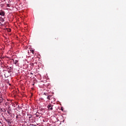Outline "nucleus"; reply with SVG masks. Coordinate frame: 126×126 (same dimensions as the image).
Wrapping results in <instances>:
<instances>
[{"mask_svg":"<svg viewBox=\"0 0 126 126\" xmlns=\"http://www.w3.org/2000/svg\"><path fill=\"white\" fill-rule=\"evenodd\" d=\"M29 118L31 119V118H32V116H31V115H29Z\"/></svg>","mask_w":126,"mask_h":126,"instance_id":"12","label":"nucleus"},{"mask_svg":"<svg viewBox=\"0 0 126 126\" xmlns=\"http://www.w3.org/2000/svg\"><path fill=\"white\" fill-rule=\"evenodd\" d=\"M0 111H2V112H6V110L4 109H0Z\"/></svg>","mask_w":126,"mask_h":126,"instance_id":"8","label":"nucleus"},{"mask_svg":"<svg viewBox=\"0 0 126 126\" xmlns=\"http://www.w3.org/2000/svg\"><path fill=\"white\" fill-rule=\"evenodd\" d=\"M17 52H19V50H18Z\"/></svg>","mask_w":126,"mask_h":126,"instance_id":"23","label":"nucleus"},{"mask_svg":"<svg viewBox=\"0 0 126 126\" xmlns=\"http://www.w3.org/2000/svg\"><path fill=\"white\" fill-rule=\"evenodd\" d=\"M32 53L34 55L35 54V52H34V50H32Z\"/></svg>","mask_w":126,"mask_h":126,"instance_id":"11","label":"nucleus"},{"mask_svg":"<svg viewBox=\"0 0 126 126\" xmlns=\"http://www.w3.org/2000/svg\"><path fill=\"white\" fill-rule=\"evenodd\" d=\"M11 75V73H10V72H8V71H4V76L6 78L8 77V76H10Z\"/></svg>","mask_w":126,"mask_h":126,"instance_id":"2","label":"nucleus"},{"mask_svg":"<svg viewBox=\"0 0 126 126\" xmlns=\"http://www.w3.org/2000/svg\"><path fill=\"white\" fill-rule=\"evenodd\" d=\"M47 98L48 100H52V98H53V95L51 94H48Z\"/></svg>","mask_w":126,"mask_h":126,"instance_id":"4","label":"nucleus"},{"mask_svg":"<svg viewBox=\"0 0 126 126\" xmlns=\"http://www.w3.org/2000/svg\"><path fill=\"white\" fill-rule=\"evenodd\" d=\"M9 32H10V30H9Z\"/></svg>","mask_w":126,"mask_h":126,"instance_id":"21","label":"nucleus"},{"mask_svg":"<svg viewBox=\"0 0 126 126\" xmlns=\"http://www.w3.org/2000/svg\"><path fill=\"white\" fill-rule=\"evenodd\" d=\"M53 105L50 104H48V106H47V108L48 109V110H49V111H53Z\"/></svg>","mask_w":126,"mask_h":126,"instance_id":"3","label":"nucleus"},{"mask_svg":"<svg viewBox=\"0 0 126 126\" xmlns=\"http://www.w3.org/2000/svg\"><path fill=\"white\" fill-rule=\"evenodd\" d=\"M17 13H18V12H17Z\"/></svg>","mask_w":126,"mask_h":126,"instance_id":"22","label":"nucleus"},{"mask_svg":"<svg viewBox=\"0 0 126 126\" xmlns=\"http://www.w3.org/2000/svg\"><path fill=\"white\" fill-rule=\"evenodd\" d=\"M8 71L9 72H10H10H11V69H9Z\"/></svg>","mask_w":126,"mask_h":126,"instance_id":"14","label":"nucleus"},{"mask_svg":"<svg viewBox=\"0 0 126 126\" xmlns=\"http://www.w3.org/2000/svg\"><path fill=\"white\" fill-rule=\"evenodd\" d=\"M18 110L19 111V109H18Z\"/></svg>","mask_w":126,"mask_h":126,"instance_id":"24","label":"nucleus"},{"mask_svg":"<svg viewBox=\"0 0 126 126\" xmlns=\"http://www.w3.org/2000/svg\"><path fill=\"white\" fill-rule=\"evenodd\" d=\"M7 114H8V115H10V114H11L10 110H7Z\"/></svg>","mask_w":126,"mask_h":126,"instance_id":"9","label":"nucleus"},{"mask_svg":"<svg viewBox=\"0 0 126 126\" xmlns=\"http://www.w3.org/2000/svg\"><path fill=\"white\" fill-rule=\"evenodd\" d=\"M12 106H14V107H15V104H12Z\"/></svg>","mask_w":126,"mask_h":126,"instance_id":"16","label":"nucleus"},{"mask_svg":"<svg viewBox=\"0 0 126 126\" xmlns=\"http://www.w3.org/2000/svg\"><path fill=\"white\" fill-rule=\"evenodd\" d=\"M18 63V61H16V63Z\"/></svg>","mask_w":126,"mask_h":126,"instance_id":"18","label":"nucleus"},{"mask_svg":"<svg viewBox=\"0 0 126 126\" xmlns=\"http://www.w3.org/2000/svg\"><path fill=\"white\" fill-rule=\"evenodd\" d=\"M44 95H45L46 96H48V95H49V94H48V93H44Z\"/></svg>","mask_w":126,"mask_h":126,"instance_id":"10","label":"nucleus"},{"mask_svg":"<svg viewBox=\"0 0 126 126\" xmlns=\"http://www.w3.org/2000/svg\"><path fill=\"white\" fill-rule=\"evenodd\" d=\"M15 63H16V60H15Z\"/></svg>","mask_w":126,"mask_h":126,"instance_id":"20","label":"nucleus"},{"mask_svg":"<svg viewBox=\"0 0 126 126\" xmlns=\"http://www.w3.org/2000/svg\"><path fill=\"white\" fill-rule=\"evenodd\" d=\"M0 25H3V24H2L0 23Z\"/></svg>","mask_w":126,"mask_h":126,"instance_id":"19","label":"nucleus"},{"mask_svg":"<svg viewBox=\"0 0 126 126\" xmlns=\"http://www.w3.org/2000/svg\"><path fill=\"white\" fill-rule=\"evenodd\" d=\"M7 6H9V4H7Z\"/></svg>","mask_w":126,"mask_h":126,"instance_id":"17","label":"nucleus"},{"mask_svg":"<svg viewBox=\"0 0 126 126\" xmlns=\"http://www.w3.org/2000/svg\"><path fill=\"white\" fill-rule=\"evenodd\" d=\"M17 106V116H16V120H21V113H22V108L20 105L16 104Z\"/></svg>","mask_w":126,"mask_h":126,"instance_id":"1","label":"nucleus"},{"mask_svg":"<svg viewBox=\"0 0 126 126\" xmlns=\"http://www.w3.org/2000/svg\"><path fill=\"white\" fill-rule=\"evenodd\" d=\"M2 19V21H1V22H4V20H3V19L1 18Z\"/></svg>","mask_w":126,"mask_h":126,"instance_id":"13","label":"nucleus"},{"mask_svg":"<svg viewBox=\"0 0 126 126\" xmlns=\"http://www.w3.org/2000/svg\"><path fill=\"white\" fill-rule=\"evenodd\" d=\"M1 63V61L0 60V64Z\"/></svg>","mask_w":126,"mask_h":126,"instance_id":"15","label":"nucleus"},{"mask_svg":"<svg viewBox=\"0 0 126 126\" xmlns=\"http://www.w3.org/2000/svg\"><path fill=\"white\" fill-rule=\"evenodd\" d=\"M22 7V5H19V6L18 5V7H17V9H18V10H19V9H20V8H21Z\"/></svg>","mask_w":126,"mask_h":126,"instance_id":"7","label":"nucleus"},{"mask_svg":"<svg viewBox=\"0 0 126 126\" xmlns=\"http://www.w3.org/2000/svg\"><path fill=\"white\" fill-rule=\"evenodd\" d=\"M5 121L8 124V125L11 124V121H10V120L5 118Z\"/></svg>","mask_w":126,"mask_h":126,"instance_id":"6","label":"nucleus"},{"mask_svg":"<svg viewBox=\"0 0 126 126\" xmlns=\"http://www.w3.org/2000/svg\"><path fill=\"white\" fill-rule=\"evenodd\" d=\"M4 14H5V13H4V11H0V16H4Z\"/></svg>","mask_w":126,"mask_h":126,"instance_id":"5","label":"nucleus"}]
</instances>
